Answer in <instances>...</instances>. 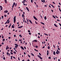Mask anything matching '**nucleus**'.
Returning a JSON list of instances; mask_svg holds the SVG:
<instances>
[{
  "label": "nucleus",
  "instance_id": "22",
  "mask_svg": "<svg viewBox=\"0 0 61 61\" xmlns=\"http://www.w3.org/2000/svg\"><path fill=\"white\" fill-rule=\"evenodd\" d=\"M47 48H48V49H50V46H48L47 47Z\"/></svg>",
  "mask_w": 61,
  "mask_h": 61
},
{
  "label": "nucleus",
  "instance_id": "44",
  "mask_svg": "<svg viewBox=\"0 0 61 61\" xmlns=\"http://www.w3.org/2000/svg\"><path fill=\"white\" fill-rule=\"evenodd\" d=\"M7 55H9V53L8 52H7Z\"/></svg>",
  "mask_w": 61,
  "mask_h": 61
},
{
  "label": "nucleus",
  "instance_id": "46",
  "mask_svg": "<svg viewBox=\"0 0 61 61\" xmlns=\"http://www.w3.org/2000/svg\"><path fill=\"white\" fill-rule=\"evenodd\" d=\"M14 37H16V35H14Z\"/></svg>",
  "mask_w": 61,
  "mask_h": 61
},
{
  "label": "nucleus",
  "instance_id": "27",
  "mask_svg": "<svg viewBox=\"0 0 61 61\" xmlns=\"http://www.w3.org/2000/svg\"><path fill=\"white\" fill-rule=\"evenodd\" d=\"M11 23L10 24V25L9 26V28H10V27L11 26Z\"/></svg>",
  "mask_w": 61,
  "mask_h": 61
},
{
  "label": "nucleus",
  "instance_id": "60",
  "mask_svg": "<svg viewBox=\"0 0 61 61\" xmlns=\"http://www.w3.org/2000/svg\"><path fill=\"white\" fill-rule=\"evenodd\" d=\"M49 54V53H47V55L48 56Z\"/></svg>",
  "mask_w": 61,
  "mask_h": 61
},
{
  "label": "nucleus",
  "instance_id": "54",
  "mask_svg": "<svg viewBox=\"0 0 61 61\" xmlns=\"http://www.w3.org/2000/svg\"><path fill=\"white\" fill-rule=\"evenodd\" d=\"M58 49L59 50H60V49L59 48H58Z\"/></svg>",
  "mask_w": 61,
  "mask_h": 61
},
{
  "label": "nucleus",
  "instance_id": "23",
  "mask_svg": "<svg viewBox=\"0 0 61 61\" xmlns=\"http://www.w3.org/2000/svg\"><path fill=\"white\" fill-rule=\"evenodd\" d=\"M13 57V56H11V58H10V59H13V58H12Z\"/></svg>",
  "mask_w": 61,
  "mask_h": 61
},
{
  "label": "nucleus",
  "instance_id": "51",
  "mask_svg": "<svg viewBox=\"0 0 61 61\" xmlns=\"http://www.w3.org/2000/svg\"><path fill=\"white\" fill-rule=\"evenodd\" d=\"M22 3H25V2L24 1H22Z\"/></svg>",
  "mask_w": 61,
  "mask_h": 61
},
{
  "label": "nucleus",
  "instance_id": "43",
  "mask_svg": "<svg viewBox=\"0 0 61 61\" xmlns=\"http://www.w3.org/2000/svg\"><path fill=\"white\" fill-rule=\"evenodd\" d=\"M57 21H59V22L60 21V20H57Z\"/></svg>",
  "mask_w": 61,
  "mask_h": 61
},
{
  "label": "nucleus",
  "instance_id": "11",
  "mask_svg": "<svg viewBox=\"0 0 61 61\" xmlns=\"http://www.w3.org/2000/svg\"><path fill=\"white\" fill-rule=\"evenodd\" d=\"M20 48L22 50H24V48L22 46H21Z\"/></svg>",
  "mask_w": 61,
  "mask_h": 61
},
{
  "label": "nucleus",
  "instance_id": "6",
  "mask_svg": "<svg viewBox=\"0 0 61 61\" xmlns=\"http://www.w3.org/2000/svg\"><path fill=\"white\" fill-rule=\"evenodd\" d=\"M0 10H3V7H2V6H0Z\"/></svg>",
  "mask_w": 61,
  "mask_h": 61
},
{
  "label": "nucleus",
  "instance_id": "20",
  "mask_svg": "<svg viewBox=\"0 0 61 61\" xmlns=\"http://www.w3.org/2000/svg\"><path fill=\"white\" fill-rule=\"evenodd\" d=\"M44 19L45 20H46V16H45L44 17Z\"/></svg>",
  "mask_w": 61,
  "mask_h": 61
},
{
  "label": "nucleus",
  "instance_id": "62",
  "mask_svg": "<svg viewBox=\"0 0 61 61\" xmlns=\"http://www.w3.org/2000/svg\"><path fill=\"white\" fill-rule=\"evenodd\" d=\"M18 60H19V61H20V58H19V57H18Z\"/></svg>",
  "mask_w": 61,
  "mask_h": 61
},
{
  "label": "nucleus",
  "instance_id": "16",
  "mask_svg": "<svg viewBox=\"0 0 61 61\" xmlns=\"http://www.w3.org/2000/svg\"><path fill=\"white\" fill-rule=\"evenodd\" d=\"M54 26H56V27H58V26H57V25H56V24H54Z\"/></svg>",
  "mask_w": 61,
  "mask_h": 61
},
{
  "label": "nucleus",
  "instance_id": "57",
  "mask_svg": "<svg viewBox=\"0 0 61 61\" xmlns=\"http://www.w3.org/2000/svg\"><path fill=\"white\" fill-rule=\"evenodd\" d=\"M28 56L29 57H31L29 55H28Z\"/></svg>",
  "mask_w": 61,
  "mask_h": 61
},
{
  "label": "nucleus",
  "instance_id": "56",
  "mask_svg": "<svg viewBox=\"0 0 61 61\" xmlns=\"http://www.w3.org/2000/svg\"><path fill=\"white\" fill-rule=\"evenodd\" d=\"M24 55H26V53L25 52H24Z\"/></svg>",
  "mask_w": 61,
  "mask_h": 61
},
{
  "label": "nucleus",
  "instance_id": "48",
  "mask_svg": "<svg viewBox=\"0 0 61 61\" xmlns=\"http://www.w3.org/2000/svg\"><path fill=\"white\" fill-rule=\"evenodd\" d=\"M48 58H49V59H51V57H49Z\"/></svg>",
  "mask_w": 61,
  "mask_h": 61
},
{
  "label": "nucleus",
  "instance_id": "39",
  "mask_svg": "<svg viewBox=\"0 0 61 61\" xmlns=\"http://www.w3.org/2000/svg\"><path fill=\"white\" fill-rule=\"evenodd\" d=\"M31 3H33V0H31Z\"/></svg>",
  "mask_w": 61,
  "mask_h": 61
},
{
  "label": "nucleus",
  "instance_id": "28",
  "mask_svg": "<svg viewBox=\"0 0 61 61\" xmlns=\"http://www.w3.org/2000/svg\"><path fill=\"white\" fill-rule=\"evenodd\" d=\"M52 16L53 17V18H56V17H55L54 15H52Z\"/></svg>",
  "mask_w": 61,
  "mask_h": 61
},
{
  "label": "nucleus",
  "instance_id": "30",
  "mask_svg": "<svg viewBox=\"0 0 61 61\" xmlns=\"http://www.w3.org/2000/svg\"><path fill=\"white\" fill-rule=\"evenodd\" d=\"M31 55H32V56H34V54H33L32 53H31Z\"/></svg>",
  "mask_w": 61,
  "mask_h": 61
},
{
  "label": "nucleus",
  "instance_id": "31",
  "mask_svg": "<svg viewBox=\"0 0 61 61\" xmlns=\"http://www.w3.org/2000/svg\"><path fill=\"white\" fill-rule=\"evenodd\" d=\"M36 7H37V8H38V6L36 4Z\"/></svg>",
  "mask_w": 61,
  "mask_h": 61
},
{
  "label": "nucleus",
  "instance_id": "1",
  "mask_svg": "<svg viewBox=\"0 0 61 61\" xmlns=\"http://www.w3.org/2000/svg\"><path fill=\"white\" fill-rule=\"evenodd\" d=\"M15 22H16V16H15L14 19V23H15Z\"/></svg>",
  "mask_w": 61,
  "mask_h": 61
},
{
  "label": "nucleus",
  "instance_id": "7",
  "mask_svg": "<svg viewBox=\"0 0 61 61\" xmlns=\"http://www.w3.org/2000/svg\"><path fill=\"white\" fill-rule=\"evenodd\" d=\"M50 5L53 8H55V7H54V5H52L51 4H50Z\"/></svg>",
  "mask_w": 61,
  "mask_h": 61
},
{
  "label": "nucleus",
  "instance_id": "14",
  "mask_svg": "<svg viewBox=\"0 0 61 61\" xmlns=\"http://www.w3.org/2000/svg\"><path fill=\"white\" fill-rule=\"evenodd\" d=\"M11 27L12 28H15V27L13 25H12Z\"/></svg>",
  "mask_w": 61,
  "mask_h": 61
},
{
  "label": "nucleus",
  "instance_id": "25",
  "mask_svg": "<svg viewBox=\"0 0 61 61\" xmlns=\"http://www.w3.org/2000/svg\"><path fill=\"white\" fill-rule=\"evenodd\" d=\"M34 50H35V51H37V52H38V50H36V49H34Z\"/></svg>",
  "mask_w": 61,
  "mask_h": 61
},
{
  "label": "nucleus",
  "instance_id": "21",
  "mask_svg": "<svg viewBox=\"0 0 61 61\" xmlns=\"http://www.w3.org/2000/svg\"><path fill=\"white\" fill-rule=\"evenodd\" d=\"M5 4H7V1L6 0H5Z\"/></svg>",
  "mask_w": 61,
  "mask_h": 61
},
{
  "label": "nucleus",
  "instance_id": "52",
  "mask_svg": "<svg viewBox=\"0 0 61 61\" xmlns=\"http://www.w3.org/2000/svg\"><path fill=\"white\" fill-rule=\"evenodd\" d=\"M13 58H14V59H16V58H15V57L14 56H13Z\"/></svg>",
  "mask_w": 61,
  "mask_h": 61
},
{
  "label": "nucleus",
  "instance_id": "49",
  "mask_svg": "<svg viewBox=\"0 0 61 61\" xmlns=\"http://www.w3.org/2000/svg\"><path fill=\"white\" fill-rule=\"evenodd\" d=\"M47 53H49V50H47Z\"/></svg>",
  "mask_w": 61,
  "mask_h": 61
},
{
  "label": "nucleus",
  "instance_id": "58",
  "mask_svg": "<svg viewBox=\"0 0 61 61\" xmlns=\"http://www.w3.org/2000/svg\"><path fill=\"white\" fill-rule=\"evenodd\" d=\"M39 54L40 56H41V54L40 53H39Z\"/></svg>",
  "mask_w": 61,
  "mask_h": 61
},
{
  "label": "nucleus",
  "instance_id": "35",
  "mask_svg": "<svg viewBox=\"0 0 61 61\" xmlns=\"http://www.w3.org/2000/svg\"><path fill=\"white\" fill-rule=\"evenodd\" d=\"M34 41L35 42H37V41L36 40H34Z\"/></svg>",
  "mask_w": 61,
  "mask_h": 61
},
{
  "label": "nucleus",
  "instance_id": "19",
  "mask_svg": "<svg viewBox=\"0 0 61 61\" xmlns=\"http://www.w3.org/2000/svg\"><path fill=\"white\" fill-rule=\"evenodd\" d=\"M40 23H41V24H42V25H45V23H44L42 22H41Z\"/></svg>",
  "mask_w": 61,
  "mask_h": 61
},
{
  "label": "nucleus",
  "instance_id": "15",
  "mask_svg": "<svg viewBox=\"0 0 61 61\" xmlns=\"http://www.w3.org/2000/svg\"><path fill=\"white\" fill-rule=\"evenodd\" d=\"M56 54H59V52L58 51H57L56 52Z\"/></svg>",
  "mask_w": 61,
  "mask_h": 61
},
{
  "label": "nucleus",
  "instance_id": "41",
  "mask_svg": "<svg viewBox=\"0 0 61 61\" xmlns=\"http://www.w3.org/2000/svg\"><path fill=\"white\" fill-rule=\"evenodd\" d=\"M10 53L11 54V55L13 54V52H10Z\"/></svg>",
  "mask_w": 61,
  "mask_h": 61
},
{
  "label": "nucleus",
  "instance_id": "45",
  "mask_svg": "<svg viewBox=\"0 0 61 61\" xmlns=\"http://www.w3.org/2000/svg\"><path fill=\"white\" fill-rule=\"evenodd\" d=\"M7 23V21H6L5 23V24H6Z\"/></svg>",
  "mask_w": 61,
  "mask_h": 61
},
{
  "label": "nucleus",
  "instance_id": "34",
  "mask_svg": "<svg viewBox=\"0 0 61 61\" xmlns=\"http://www.w3.org/2000/svg\"><path fill=\"white\" fill-rule=\"evenodd\" d=\"M3 59L4 60H5V57H3Z\"/></svg>",
  "mask_w": 61,
  "mask_h": 61
},
{
  "label": "nucleus",
  "instance_id": "32",
  "mask_svg": "<svg viewBox=\"0 0 61 61\" xmlns=\"http://www.w3.org/2000/svg\"><path fill=\"white\" fill-rule=\"evenodd\" d=\"M13 53H14V54H16V52H15L14 51V52H13Z\"/></svg>",
  "mask_w": 61,
  "mask_h": 61
},
{
  "label": "nucleus",
  "instance_id": "36",
  "mask_svg": "<svg viewBox=\"0 0 61 61\" xmlns=\"http://www.w3.org/2000/svg\"><path fill=\"white\" fill-rule=\"evenodd\" d=\"M44 34L45 35H46V36H48V34H46V33H44Z\"/></svg>",
  "mask_w": 61,
  "mask_h": 61
},
{
  "label": "nucleus",
  "instance_id": "4",
  "mask_svg": "<svg viewBox=\"0 0 61 61\" xmlns=\"http://www.w3.org/2000/svg\"><path fill=\"white\" fill-rule=\"evenodd\" d=\"M37 56L38 57H39V58H40L41 59V60H43V59H42V58L41 57V56H40L39 55H38Z\"/></svg>",
  "mask_w": 61,
  "mask_h": 61
},
{
  "label": "nucleus",
  "instance_id": "10",
  "mask_svg": "<svg viewBox=\"0 0 61 61\" xmlns=\"http://www.w3.org/2000/svg\"><path fill=\"white\" fill-rule=\"evenodd\" d=\"M8 12V11L7 10H6L5 11H4V13H7Z\"/></svg>",
  "mask_w": 61,
  "mask_h": 61
},
{
  "label": "nucleus",
  "instance_id": "42",
  "mask_svg": "<svg viewBox=\"0 0 61 61\" xmlns=\"http://www.w3.org/2000/svg\"><path fill=\"white\" fill-rule=\"evenodd\" d=\"M52 3L54 4H55V5L56 4V3H55L54 2H52Z\"/></svg>",
  "mask_w": 61,
  "mask_h": 61
},
{
  "label": "nucleus",
  "instance_id": "40",
  "mask_svg": "<svg viewBox=\"0 0 61 61\" xmlns=\"http://www.w3.org/2000/svg\"><path fill=\"white\" fill-rule=\"evenodd\" d=\"M1 17H2V19H4V16H2Z\"/></svg>",
  "mask_w": 61,
  "mask_h": 61
},
{
  "label": "nucleus",
  "instance_id": "63",
  "mask_svg": "<svg viewBox=\"0 0 61 61\" xmlns=\"http://www.w3.org/2000/svg\"><path fill=\"white\" fill-rule=\"evenodd\" d=\"M8 38H9V39H10V38H11V37H9Z\"/></svg>",
  "mask_w": 61,
  "mask_h": 61
},
{
  "label": "nucleus",
  "instance_id": "13",
  "mask_svg": "<svg viewBox=\"0 0 61 61\" xmlns=\"http://www.w3.org/2000/svg\"><path fill=\"white\" fill-rule=\"evenodd\" d=\"M29 22H30V23H31L32 24H33V23H32V21H31V20H29Z\"/></svg>",
  "mask_w": 61,
  "mask_h": 61
},
{
  "label": "nucleus",
  "instance_id": "53",
  "mask_svg": "<svg viewBox=\"0 0 61 61\" xmlns=\"http://www.w3.org/2000/svg\"><path fill=\"white\" fill-rule=\"evenodd\" d=\"M59 25H60V26H61V24L59 23Z\"/></svg>",
  "mask_w": 61,
  "mask_h": 61
},
{
  "label": "nucleus",
  "instance_id": "64",
  "mask_svg": "<svg viewBox=\"0 0 61 61\" xmlns=\"http://www.w3.org/2000/svg\"><path fill=\"white\" fill-rule=\"evenodd\" d=\"M36 48H38V46H36Z\"/></svg>",
  "mask_w": 61,
  "mask_h": 61
},
{
  "label": "nucleus",
  "instance_id": "24",
  "mask_svg": "<svg viewBox=\"0 0 61 61\" xmlns=\"http://www.w3.org/2000/svg\"><path fill=\"white\" fill-rule=\"evenodd\" d=\"M23 5H27L25 4L24 3H23Z\"/></svg>",
  "mask_w": 61,
  "mask_h": 61
},
{
  "label": "nucleus",
  "instance_id": "47",
  "mask_svg": "<svg viewBox=\"0 0 61 61\" xmlns=\"http://www.w3.org/2000/svg\"><path fill=\"white\" fill-rule=\"evenodd\" d=\"M34 4H35L36 5V2H34Z\"/></svg>",
  "mask_w": 61,
  "mask_h": 61
},
{
  "label": "nucleus",
  "instance_id": "12",
  "mask_svg": "<svg viewBox=\"0 0 61 61\" xmlns=\"http://www.w3.org/2000/svg\"><path fill=\"white\" fill-rule=\"evenodd\" d=\"M8 49H9V47H6V50H7Z\"/></svg>",
  "mask_w": 61,
  "mask_h": 61
},
{
  "label": "nucleus",
  "instance_id": "59",
  "mask_svg": "<svg viewBox=\"0 0 61 61\" xmlns=\"http://www.w3.org/2000/svg\"><path fill=\"white\" fill-rule=\"evenodd\" d=\"M24 49H26V47L25 46L24 47Z\"/></svg>",
  "mask_w": 61,
  "mask_h": 61
},
{
  "label": "nucleus",
  "instance_id": "17",
  "mask_svg": "<svg viewBox=\"0 0 61 61\" xmlns=\"http://www.w3.org/2000/svg\"><path fill=\"white\" fill-rule=\"evenodd\" d=\"M53 54L54 55H56V52H55V51H54L53 52Z\"/></svg>",
  "mask_w": 61,
  "mask_h": 61
},
{
  "label": "nucleus",
  "instance_id": "26",
  "mask_svg": "<svg viewBox=\"0 0 61 61\" xmlns=\"http://www.w3.org/2000/svg\"><path fill=\"white\" fill-rule=\"evenodd\" d=\"M19 36H20V37H22V36H21V35H19Z\"/></svg>",
  "mask_w": 61,
  "mask_h": 61
},
{
  "label": "nucleus",
  "instance_id": "5",
  "mask_svg": "<svg viewBox=\"0 0 61 61\" xmlns=\"http://www.w3.org/2000/svg\"><path fill=\"white\" fill-rule=\"evenodd\" d=\"M33 18L35 19V20H37V19L35 16H33Z\"/></svg>",
  "mask_w": 61,
  "mask_h": 61
},
{
  "label": "nucleus",
  "instance_id": "38",
  "mask_svg": "<svg viewBox=\"0 0 61 61\" xmlns=\"http://www.w3.org/2000/svg\"><path fill=\"white\" fill-rule=\"evenodd\" d=\"M35 21L36 24H38V23H37L36 22V21Z\"/></svg>",
  "mask_w": 61,
  "mask_h": 61
},
{
  "label": "nucleus",
  "instance_id": "29",
  "mask_svg": "<svg viewBox=\"0 0 61 61\" xmlns=\"http://www.w3.org/2000/svg\"><path fill=\"white\" fill-rule=\"evenodd\" d=\"M15 5H14V4H13L12 5V8H14V6Z\"/></svg>",
  "mask_w": 61,
  "mask_h": 61
},
{
  "label": "nucleus",
  "instance_id": "55",
  "mask_svg": "<svg viewBox=\"0 0 61 61\" xmlns=\"http://www.w3.org/2000/svg\"><path fill=\"white\" fill-rule=\"evenodd\" d=\"M15 2H14L13 3V5H15Z\"/></svg>",
  "mask_w": 61,
  "mask_h": 61
},
{
  "label": "nucleus",
  "instance_id": "18",
  "mask_svg": "<svg viewBox=\"0 0 61 61\" xmlns=\"http://www.w3.org/2000/svg\"><path fill=\"white\" fill-rule=\"evenodd\" d=\"M41 1L42 2H43V3H46V1L44 2V1L42 0H41Z\"/></svg>",
  "mask_w": 61,
  "mask_h": 61
},
{
  "label": "nucleus",
  "instance_id": "9",
  "mask_svg": "<svg viewBox=\"0 0 61 61\" xmlns=\"http://www.w3.org/2000/svg\"><path fill=\"white\" fill-rule=\"evenodd\" d=\"M23 27V26H20V27H18V28H22V27Z\"/></svg>",
  "mask_w": 61,
  "mask_h": 61
},
{
  "label": "nucleus",
  "instance_id": "33",
  "mask_svg": "<svg viewBox=\"0 0 61 61\" xmlns=\"http://www.w3.org/2000/svg\"><path fill=\"white\" fill-rule=\"evenodd\" d=\"M2 41H5V39H3Z\"/></svg>",
  "mask_w": 61,
  "mask_h": 61
},
{
  "label": "nucleus",
  "instance_id": "8",
  "mask_svg": "<svg viewBox=\"0 0 61 61\" xmlns=\"http://www.w3.org/2000/svg\"><path fill=\"white\" fill-rule=\"evenodd\" d=\"M26 9L28 11V12H29V9L27 7H26Z\"/></svg>",
  "mask_w": 61,
  "mask_h": 61
},
{
  "label": "nucleus",
  "instance_id": "50",
  "mask_svg": "<svg viewBox=\"0 0 61 61\" xmlns=\"http://www.w3.org/2000/svg\"><path fill=\"white\" fill-rule=\"evenodd\" d=\"M17 5V3H16L15 5V7Z\"/></svg>",
  "mask_w": 61,
  "mask_h": 61
},
{
  "label": "nucleus",
  "instance_id": "37",
  "mask_svg": "<svg viewBox=\"0 0 61 61\" xmlns=\"http://www.w3.org/2000/svg\"><path fill=\"white\" fill-rule=\"evenodd\" d=\"M4 16H5V17H6L7 15H4Z\"/></svg>",
  "mask_w": 61,
  "mask_h": 61
},
{
  "label": "nucleus",
  "instance_id": "61",
  "mask_svg": "<svg viewBox=\"0 0 61 61\" xmlns=\"http://www.w3.org/2000/svg\"><path fill=\"white\" fill-rule=\"evenodd\" d=\"M1 44L2 45H4V43L3 42H2V43H1Z\"/></svg>",
  "mask_w": 61,
  "mask_h": 61
},
{
  "label": "nucleus",
  "instance_id": "3",
  "mask_svg": "<svg viewBox=\"0 0 61 61\" xmlns=\"http://www.w3.org/2000/svg\"><path fill=\"white\" fill-rule=\"evenodd\" d=\"M15 46H15V47H16V48H17V47L18 46V44H15Z\"/></svg>",
  "mask_w": 61,
  "mask_h": 61
},
{
  "label": "nucleus",
  "instance_id": "2",
  "mask_svg": "<svg viewBox=\"0 0 61 61\" xmlns=\"http://www.w3.org/2000/svg\"><path fill=\"white\" fill-rule=\"evenodd\" d=\"M23 14L22 15V17L23 18L24 17H25V15H24L25 14V12H23Z\"/></svg>",
  "mask_w": 61,
  "mask_h": 61
}]
</instances>
